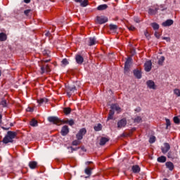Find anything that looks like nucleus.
<instances>
[{"label":"nucleus","mask_w":180,"mask_h":180,"mask_svg":"<svg viewBox=\"0 0 180 180\" xmlns=\"http://www.w3.org/2000/svg\"><path fill=\"white\" fill-rule=\"evenodd\" d=\"M18 136V134L15 131H8L6 136L3 139V143L8 144V143H13V139Z\"/></svg>","instance_id":"f257e3e1"},{"label":"nucleus","mask_w":180,"mask_h":180,"mask_svg":"<svg viewBox=\"0 0 180 180\" xmlns=\"http://www.w3.org/2000/svg\"><path fill=\"white\" fill-rule=\"evenodd\" d=\"M48 120L51 123H53V124H57V126H60V124H65L69 122V120H60L57 117H48Z\"/></svg>","instance_id":"f03ea898"},{"label":"nucleus","mask_w":180,"mask_h":180,"mask_svg":"<svg viewBox=\"0 0 180 180\" xmlns=\"http://www.w3.org/2000/svg\"><path fill=\"white\" fill-rule=\"evenodd\" d=\"M86 134V129L85 128L81 129L76 135L77 140H82L84 136Z\"/></svg>","instance_id":"7ed1b4c3"},{"label":"nucleus","mask_w":180,"mask_h":180,"mask_svg":"<svg viewBox=\"0 0 180 180\" xmlns=\"http://www.w3.org/2000/svg\"><path fill=\"white\" fill-rule=\"evenodd\" d=\"M130 64H131V58H128L124 64V73L130 70Z\"/></svg>","instance_id":"20e7f679"},{"label":"nucleus","mask_w":180,"mask_h":180,"mask_svg":"<svg viewBox=\"0 0 180 180\" xmlns=\"http://www.w3.org/2000/svg\"><path fill=\"white\" fill-rule=\"evenodd\" d=\"M97 22L99 23V25H103V23H106L108 22V18L101 15V16H97Z\"/></svg>","instance_id":"39448f33"},{"label":"nucleus","mask_w":180,"mask_h":180,"mask_svg":"<svg viewBox=\"0 0 180 180\" xmlns=\"http://www.w3.org/2000/svg\"><path fill=\"white\" fill-rule=\"evenodd\" d=\"M126 124H127V120L126 118H123L117 122L118 129H122V127H125Z\"/></svg>","instance_id":"423d86ee"},{"label":"nucleus","mask_w":180,"mask_h":180,"mask_svg":"<svg viewBox=\"0 0 180 180\" xmlns=\"http://www.w3.org/2000/svg\"><path fill=\"white\" fill-rule=\"evenodd\" d=\"M153 65V63H151V60H148L145 63V71H146V72H150V71H151V67Z\"/></svg>","instance_id":"0eeeda50"},{"label":"nucleus","mask_w":180,"mask_h":180,"mask_svg":"<svg viewBox=\"0 0 180 180\" xmlns=\"http://www.w3.org/2000/svg\"><path fill=\"white\" fill-rule=\"evenodd\" d=\"M70 133V129L68 128V126L65 125L62 127V129L60 131V134L62 136H67Z\"/></svg>","instance_id":"6e6552de"},{"label":"nucleus","mask_w":180,"mask_h":180,"mask_svg":"<svg viewBox=\"0 0 180 180\" xmlns=\"http://www.w3.org/2000/svg\"><path fill=\"white\" fill-rule=\"evenodd\" d=\"M111 110H115L117 113L122 112V108L117 104H112L110 106Z\"/></svg>","instance_id":"1a4fd4ad"},{"label":"nucleus","mask_w":180,"mask_h":180,"mask_svg":"<svg viewBox=\"0 0 180 180\" xmlns=\"http://www.w3.org/2000/svg\"><path fill=\"white\" fill-rule=\"evenodd\" d=\"M164 146H165L162 148V152L163 153V154H167V153H168V151H169V150L171 149V146L168 143H164Z\"/></svg>","instance_id":"9d476101"},{"label":"nucleus","mask_w":180,"mask_h":180,"mask_svg":"<svg viewBox=\"0 0 180 180\" xmlns=\"http://www.w3.org/2000/svg\"><path fill=\"white\" fill-rule=\"evenodd\" d=\"M50 67H49V65H42L41 66V74H44V72H50Z\"/></svg>","instance_id":"9b49d317"},{"label":"nucleus","mask_w":180,"mask_h":180,"mask_svg":"<svg viewBox=\"0 0 180 180\" xmlns=\"http://www.w3.org/2000/svg\"><path fill=\"white\" fill-rule=\"evenodd\" d=\"M76 63L81 65L84 63V57L81 55H76L75 56Z\"/></svg>","instance_id":"f8f14e48"},{"label":"nucleus","mask_w":180,"mask_h":180,"mask_svg":"<svg viewBox=\"0 0 180 180\" xmlns=\"http://www.w3.org/2000/svg\"><path fill=\"white\" fill-rule=\"evenodd\" d=\"M172 25H174V20H167L162 23V26H164V27L172 26Z\"/></svg>","instance_id":"ddd939ff"},{"label":"nucleus","mask_w":180,"mask_h":180,"mask_svg":"<svg viewBox=\"0 0 180 180\" xmlns=\"http://www.w3.org/2000/svg\"><path fill=\"white\" fill-rule=\"evenodd\" d=\"M146 84L148 85V88H150V89H155V83H154L153 80L148 81Z\"/></svg>","instance_id":"4468645a"},{"label":"nucleus","mask_w":180,"mask_h":180,"mask_svg":"<svg viewBox=\"0 0 180 180\" xmlns=\"http://www.w3.org/2000/svg\"><path fill=\"white\" fill-rule=\"evenodd\" d=\"M8 40V35L5 32L0 33V41H6Z\"/></svg>","instance_id":"2eb2a0df"},{"label":"nucleus","mask_w":180,"mask_h":180,"mask_svg":"<svg viewBox=\"0 0 180 180\" xmlns=\"http://www.w3.org/2000/svg\"><path fill=\"white\" fill-rule=\"evenodd\" d=\"M29 167L31 169H36V168H37V162L36 161L30 162Z\"/></svg>","instance_id":"dca6fc26"},{"label":"nucleus","mask_w":180,"mask_h":180,"mask_svg":"<svg viewBox=\"0 0 180 180\" xmlns=\"http://www.w3.org/2000/svg\"><path fill=\"white\" fill-rule=\"evenodd\" d=\"M109 141V138L102 137L100 140V146H105Z\"/></svg>","instance_id":"f3484780"},{"label":"nucleus","mask_w":180,"mask_h":180,"mask_svg":"<svg viewBox=\"0 0 180 180\" xmlns=\"http://www.w3.org/2000/svg\"><path fill=\"white\" fill-rule=\"evenodd\" d=\"M167 168L169 169V171H173L174 170V163L172 162H167L165 164Z\"/></svg>","instance_id":"a211bd4d"},{"label":"nucleus","mask_w":180,"mask_h":180,"mask_svg":"<svg viewBox=\"0 0 180 180\" xmlns=\"http://www.w3.org/2000/svg\"><path fill=\"white\" fill-rule=\"evenodd\" d=\"M114 115H115V110H110L109 111V114H108V117L107 120H112L113 119Z\"/></svg>","instance_id":"6ab92c4d"},{"label":"nucleus","mask_w":180,"mask_h":180,"mask_svg":"<svg viewBox=\"0 0 180 180\" xmlns=\"http://www.w3.org/2000/svg\"><path fill=\"white\" fill-rule=\"evenodd\" d=\"M132 171L134 172V174L140 172V167L139 165L132 166Z\"/></svg>","instance_id":"aec40b11"},{"label":"nucleus","mask_w":180,"mask_h":180,"mask_svg":"<svg viewBox=\"0 0 180 180\" xmlns=\"http://www.w3.org/2000/svg\"><path fill=\"white\" fill-rule=\"evenodd\" d=\"M134 75L136 77L138 78V79H140L141 78V72L140 70H134Z\"/></svg>","instance_id":"412c9836"},{"label":"nucleus","mask_w":180,"mask_h":180,"mask_svg":"<svg viewBox=\"0 0 180 180\" xmlns=\"http://www.w3.org/2000/svg\"><path fill=\"white\" fill-rule=\"evenodd\" d=\"M69 91L68 92V96H71V95H72V92H74V91H77V89L75 88V86L74 87H69L68 88Z\"/></svg>","instance_id":"4be33fe9"},{"label":"nucleus","mask_w":180,"mask_h":180,"mask_svg":"<svg viewBox=\"0 0 180 180\" xmlns=\"http://www.w3.org/2000/svg\"><path fill=\"white\" fill-rule=\"evenodd\" d=\"M105 9H108V6L106 4H102L97 7L98 11H105Z\"/></svg>","instance_id":"5701e85b"},{"label":"nucleus","mask_w":180,"mask_h":180,"mask_svg":"<svg viewBox=\"0 0 180 180\" xmlns=\"http://www.w3.org/2000/svg\"><path fill=\"white\" fill-rule=\"evenodd\" d=\"M47 102H49V99L47 98H41L39 100H37V103H39V106L42 104V103H47Z\"/></svg>","instance_id":"b1692460"},{"label":"nucleus","mask_w":180,"mask_h":180,"mask_svg":"<svg viewBox=\"0 0 180 180\" xmlns=\"http://www.w3.org/2000/svg\"><path fill=\"white\" fill-rule=\"evenodd\" d=\"M158 11V8H155V10L153 8H149L148 13H149V15H155V13H157Z\"/></svg>","instance_id":"393cba45"},{"label":"nucleus","mask_w":180,"mask_h":180,"mask_svg":"<svg viewBox=\"0 0 180 180\" xmlns=\"http://www.w3.org/2000/svg\"><path fill=\"white\" fill-rule=\"evenodd\" d=\"M96 44V39H95V37L89 39V46H94Z\"/></svg>","instance_id":"a878e982"},{"label":"nucleus","mask_w":180,"mask_h":180,"mask_svg":"<svg viewBox=\"0 0 180 180\" xmlns=\"http://www.w3.org/2000/svg\"><path fill=\"white\" fill-rule=\"evenodd\" d=\"M150 26H152L154 30H158L160 29V25L157 22L151 23Z\"/></svg>","instance_id":"bb28decb"},{"label":"nucleus","mask_w":180,"mask_h":180,"mask_svg":"<svg viewBox=\"0 0 180 180\" xmlns=\"http://www.w3.org/2000/svg\"><path fill=\"white\" fill-rule=\"evenodd\" d=\"M0 105H1L3 108H6V106H8V101H6L5 98H3L0 103Z\"/></svg>","instance_id":"cd10ccee"},{"label":"nucleus","mask_w":180,"mask_h":180,"mask_svg":"<svg viewBox=\"0 0 180 180\" xmlns=\"http://www.w3.org/2000/svg\"><path fill=\"white\" fill-rule=\"evenodd\" d=\"M164 61H165V57L161 56L158 62L159 65H162L164 64Z\"/></svg>","instance_id":"c85d7f7f"},{"label":"nucleus","mask_w":180,"mask_h":180,"mask_svg":"<svg viewBox=\"0 0 180 180\" xmlns=\"http://www.w3.org/2000/svg\"><path fill=\"white\" fill-rule=\"evenodd\" d=\"M30 126H32V127H36L37 126V120L32 119L30 122Z\"/></svg>","instance_id":"c756f323"},{"label":"nucleus","mask_w":180,"mask_h":180,"mask_svg":"<svg viewBox=\"0 0 180 180\" xmlns=\"http://www.w3.org/2000/svg\"><path fill=\"white\" fill-rule=\"evenodd\" d=\"M158 162H165L167 158L165 156H160L158 158Z\"/></svg>","instance_id":"7c9ffc66"},{"label":"nucleus","mask_w":180,"mask_h":180,"mask_svg":"<svg viewBox=\"0 0 180 180\" xmlns=\"http://www.w3.org/2000/svg\"><path fill=\"white\" fill-rule=\"evenodd\" d=\"M94 130L96 131H101V130H102V124H98L97 125H96L94 127Z\"/></svg>","instance_id":"2f4dec72"},{"label":"nucleus","mask_w":180,"mask_h":180,"mask_svg":"<svg viewBox=\"0 0 180 180\" xmlns=\"http://www.w3.org/2000/svg\"><path fill=\"white\" fill-rule=\"evenodd\" d=\"M65 115H70L71 113V108H65L63 110Z\"/></svg>","instance_id":"473e14b6"},{"label":"nucleus","mask_w":180,"mask_h":180,"mask_svg":"<svg viewBox=\"0 0 180 180\" xmlns=\"http://www.w3.org/2000/svg\"><path fill=\"white\" fill-rule=\"evenodd\" d=\"M85 174H86V175H89V176H91V174H92V169L86 168L85 169Z\"/></svg>","instance_id":"72a5a7b5"},{"label":"nucleus","mask_w":180,"mask_h":180,"mask_svg":"<svg viewBox=\"0 0 180 180\" xmlns=\"http://www.w3.org/2000/svg\"><path fill=\"white\" fill-rule=\"evenodd\" d=\"M81 6L85 7L88 6V0H84L81 3Z\"/></svg>","instance_id":"f704fd0d"},{"label":"nucleus","mask_w":180,"mask_h":180,"mask_svg":"<svg viewBox=\"0 0 180 180\" xmlns=\"http://www.w3.org/2000/svg\"><path fill=\"white\" fill-rule=\"evenodd\" d=\"M110 30H116L117 29V25L110 24Z\"/></svg>","instance_id":"c9c22d12"},{"label":"nucleus","mask_w":180,"mask_h":180,"mask_svg":"<svg viewBox=\"0 0 180 180\" xmlns=\"http://www.w3.org/2000/svg\"><path fill=\"white\" fill-rule=\"evenodd\" d=\"M174 95H176V96H180V90L179 89H175L174 90Z\"/></svg>","instance_id":"e433bc0d"},{"label":"nucleus","mask_w":180,"mask_h":180,"mask_svg":"<svg viewBox=\"0 0 180 180\" xmlns=\"http://www.w3.org/2000/svg\"><path fill=\"white\" fill-rule=\"evenodd\" d=\"M149 143H150V144L155 143V136H151L149 139Z\"/></svg>","instance_id":"4c0bfd02"},{"label":"nucleus","mask_w":180,"mask_h":180,"mask_svg":"<svg viewBox=\"0 0 180 180\" xmlns=\"http://www.w3.org/2000/svg\"><path fill=\"white\" fill-rule=\"evenodd\" d=\"M141 117H136L135 119H134V122L135 123H140L141 122Z\"/></svg>","instance_id":"58836bf2"},{"label":"nucleus","mask_w":180,"mask_h":180,"mask_svg":"<svg viewBox=\"0 0 180 180\" xmlns=\"http://www.w3.org/2000/svg\"><path fill=\"white\" fill-rule=\"evenodd\" d=\"M174 123H176V124H179V122H180L179 118H178V117H174Z\"/></svg>","instance_id":"ea45409f"},{"label":"nucleus","mask_w":180,"mask_h":180,"mask_svg":"<svg viewBox=\"0 0 180 180\" xmlns=\"http://www.w3.org/2000/svg\"><path fill=\"white\" fill-rule=\"evenodd\" d=\"M62 64L63 65H68V60H67V58H64L62 61H61Z\"/></svg>","instance_id":"a19ab883"},{"label":"nucleus","mask_w":180,"mask_h":180,"mask_svg":"<svg viewBox=\"0 0 180 180\" xmlns=\"http://www.w3.org/2000/svg\"><path fill=\"white\" fill-rule=\"evenodd\" d=\"M166 129H168V127H169V126H171V121H169V120L166 119Z\"/></svg>","instance_id":"79ce46f5"},{"label":"nucleus","mask_w":180,"mask_h":180,"mask_svg":"<svg viewBox=\"0 0 180 180\" xmlns=\"http://www.w3.org/2000/svg\"><path fill=\"white\" fill-rule=\"evenodd\" d=\"M30 12H32V10L28 9V10H25V11H24V13H25V15L26 16H29V14L30 13Z\"/></svg>","instance_id":"37998d69"},{"label":"nucleus","mask_w":180,"mask_h":180,"mask_svg":"<svg viewBox=\"0 0 180 180\" xmlns=\"http://www.w3.org/2000/svg\"><path fill=\"white\" fill-rule=\"evenodd\" d=\"M78 144H79V141L75 140L72 141V146H78Z\"/></svg>","instance_id":"c03bdc74"},{"label":"nucleus","mask_w":180,"mask_h":180,"mask_svg":"<svg viewBox=\"0 0 180 180\" xmlns=\"http://www.w3.org/2000/svg\"><path fill=\"white\" fill-rule=\"evenodd\" d=\"M129 30H131L132 32L136 30V27L133 25H130L129 27H128Z\"/></svg>","instance_id":"a18cd8bd"},{"label":"nucleus","mask_w":180,"mask_h":180,"mask_svg":"<svg viewBox=\"0 0 180 180\" xmlns=\"http://www.w3.org/2000/svg\"><path fill=\"white\" fill-rule=\"evenodd\" d=\"M74 124H75V122H74V120H69V121H68V124H69V126H74Z\"/></svg>","instance_id":"49530a36"},{"label":"nucleus","mask_w":180,"mask_h":180,"mask_svg":"<svg viewBox=\"0 0 180 180\" xmlns=\"http://www.w3.org/2000/svg\"><path fill=\"white\" fill-rule=\"evenodd\" d=\"M155 37H157V39H160V34L158 32H155Z\"/></svg>","instance_id":"de8ad7c7"},{"label":"nucleus","mask_w":180,"mask_h":180,"mask_svg":"<svg viewBox=\"0 0 180 180\" xmlns=\"http://www.w3.org/2000/svg\"><path fill=\"white\" fill-rule=\"evenodd\" d=\"M135 112H137L138 113H139V112H141V108H140V107L136 108L135 109Z\"/></svg>","instance_id":"09e8293b"},{"label":"nucleus","mask_w":180,"mask_h":180,"mask_svg":"<svg viewBox=\"0 0 180 180\" xmlns=\"http://www.w3.org/2000/svg\"><path fill=\"white\" fill-rule=\"evenodd\" d=\"M134 22H136V23H140V19L139 18H135Z\"/></svg>","instance_id":"8fccbe9b"},{"label":"nucleus","mask_w":180,"mask_h":180,"mask_svg":"<svg viewBox=\"0 0 180 180\" xmlns=\"http://www.w3.org/2000/svg\"><path fill=\"white\" fill-rule=\"evenodd\" d=\"M145 36L147 38L150 37V34L148 33V31L145 32Z\"/></svg>","instance_id":"3c124183"},{"label":"nucleus","mask_w":180,"mask_h":180,"mask_svg":"<svg viewBox=\"0 0 180 180\" xmlns=\"http://www.w3.org/2000/svg\"><path fill=\"white\" fill-rule=\"evenodd\" d=\"M27 112H33V108H30V107H28L27 108Z\"/></svg>","instance_id":"603ef678"},{"label":"nucleus","mask_w":180,"mask_h":180,"mask_svg":"<svg viewBox=\"0 0 180 180\" xmlns=\"http://www.w3.org/2000/svg\"><path fill=\"white\" fill-rule=\"evenodd\" d=\"M25 4H30V0H24Z\"/></svg>","instance_id":"864d4df0"},{"label":"nucleus","mask_w":180,"mask_h":180,"mask_svg":"<svg viewBox=\"0 0 180 180\" xmlns=\"http://www.w3.org/2000/svg\"><path fill=\"white\" fill-rule=\"evenodd\" d=\"M75 2H79V4L82 2V0H75Z\"/></svg>","instance_id":"5fc2aeb1"},{"label":"nucleus","mask_w":180,"mask_h":180,"mask_svg":"<svg viewBox=\"0 0 180 180\" xmlns=\"http://www.w3.org/2000/svg\"><path fill=\"white\" fill-rule=\"evenodd\" d=\"M70 149H71V153H73V151L75 150V149L72 147H70Z\"/></svg>","instance_id":"6e6d98bb"},{"label":"nucleus","mask_w":180,"mask_h":180,"mask_svg":"<svg viewBox=\"0 0 180 180\" xmlns=\"http://www.w3.org/2000/svg\"><path fill=\"white\" fill-rule=\"evenodd\" d=\"M163 40H169V37H163Z\"/></svg>","instance_id":"4d7b16f0"},{"label":"nucleus","mask_w":180,"mask_h":180,"mask_svg":"<svg viewBox=\"0 0 180 180\" xmlns=\"http://www.w3.org/2000/svg\"><path fill=\"white\" fill-rule=\"evenodd\" d=\"M2 129H4V130H9V128H6V127H2Z\"/></svg>","instance_id":"13d9d810"},{"label":"nucleus","mask_w":180,"mask_h":180,"mask_svg":"<svg viewBox=\"0 0 180 180\" xmlns=\"http://www.w3.org/2000/svg\"><path fill=\"white\" fill-rule=\"evenodd\" d=\"M1 20H4V19H2V15L0 13V22H1Z\"/></svg>","instance_id":"bf43d9fd"},{"label":"nucleus","mask_w":180,"mask_h":180,"mask_svg":"<svg viewBox=\"0 0 180 180\" xmlns=\"http://www.w3.org/2000/svg\"><path fill=\"white\" fill-rule=\"evenodd\" d=\"M42 63H49V60H43Z\"/></svg>","instance_id":"052dcab7"},{"label":"nucleus","mask_w":180,"mask_h":180,"mask_svg":"<svg viewBox=\"0 0 180 180\" xmlns=\"http://www.w3.org/2000/svg\"><path fill=\"white\" fill-rule=\"evenodd\" d=\"M44 56H49V54L46 52H44Z\"/></svg>","instance_id":"680f3d73"},{"label":"nucleus","mask_w":180,"mask_h":180,"mask_svg":"<svg viewBox=\"0 0 180 180\" xmlns=\"http://www.w3.org/2000/svg\"><path fill=\"white\" fill-rule=\"evenodd\" d=\"M2 75V71L0 70V77Z\"/></svg>","instance_id":"e2e57ef3"},{"label":"nucleus","mask_w":180,"mask_h":180,"mask_svg":"<svg viewBox=\"0 0 180 180\" xmlns=\"http://www.w3.org/2000/svg\"><path fill=\"white\" fill-rule=\"evenodd\" d=\"M87 163H89V164H92V162H87Z\"/></svg>","instance_id":"0e129e2a"},{"label":"nucleus","mask_w":180,"mask_h":180,"mask_svg":"<svg viewBox=\"0 0 180 180\" xmlns=\"http://www.w3.org/2000/svg\"><path fill=\"white\" fill-rule=\"evenodd\" d=\"M0 119H2V115H0Z\"/></svg>","instance_id":"69168bd1"},{"label":"nucleus","mask_w":180,"mask_h":180,"mask_svg":"<svg viewBox=\"0 0 180 180\" xmlns=\"http://www.w3.org/2000/svg\"><path fill=\"white\" fill-rule=\"evenodd\" d=\"M46 36H49V33L46 34Z\"/></svg>","instance_id":"338daca9"}]
</instances>
